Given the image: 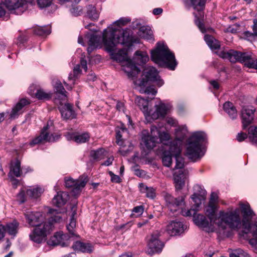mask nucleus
Instances as JSON below:
<instances>
[{
    "label": "nucleus",
    "instance_id": "nucleus-1",
    "mask_svg": "<svg viewBox=\"0 0 257 257\" xmlns=\"http://www.w3.org/2000/svg\"><path fill=\"white\" fill-rule=\"evenodd\" d=\"M102 39L105 50L109 53L111 59L125 63L123 70L129 77H134L140 72L139 68L133 64L132 60L128 58L126 49H120L115 53L117 45L124 44L130 40L126 30L109 27L104 30Z\"/></svg>",
    "mask_w": 257,
    "mask_h": 257
},
{
    "label": "nucleus",
    "instance_id": "nucleus-2",
    "mask_svg": "<svg viewBox=\"0 0 257 257\" xmlns=\"http://www.w3.org/2000/svg\"><path fill=\"white\" fill-rule=\"evenodd\" d=\"M26 218L31 226H35L29 235L30 239L38 244L45 241L47 236L52 230V224L45 221V214L39 211L28 212Z\"/></svg>",
    "mask_w": 257,
    "mask_h": 257
},
{
    "label": "nucleus",
    "instance_id": "nucleus-3",
    "mask_svg": "<svg viewBox=\"0 0 257 257\" xmlns=\"http://www.w3.org/2000/svg\"><path fill=\"white\" fill-rule=\"evenodd\" d=\"M191 198L194 202L193 206L188 210L181 208L180 211V213L185 217H190L193 215V220L196 225L207 232L214 231L215 229L214 224L215 223H213L212 219L207 218L202 214H196L201 204L202 196L197 193H194L192 195Z\"/></svg>",
    "mask_w": 257,
    "mask_h": 257
},
{
    "label": "nucleus",
    "instance_id": "nucleus-4",
    "mask_svg": "<svg viewBox=\"0 0 257 257\" xmlns=\"http://www.w3.org/2000/svg\"><path fill=\"white\" fill-rule=\"evenodd\" d=\"M214 223L219 230L223 232L224 235H227L226 230L227 226L233 229L239 228L241 226L239 209L236 208L233 210L219 211L218 216L215 218Z\"/></svg>",
    "mask_w": 257,
    "mask_h": 257
},
{
    "label": "nucleus",
    "instance_id": "nucleus-5",
    "mask_svg": "<svg viewBox=\"0 0 257 257\" xmlns=\"http://www.w3.org/2000/svg\"><path fill=\"white\" fill-rule=\"evenodd\" d=\"M135 103L143 111L148 122H151L160 117H164L171 108L170 104L160 102L159 104L155 105L154 109L149 110L148 101L140 96L136 98Z\"/></svg>",
    "mask_w": 257,
    "mask_h": 257
},
{
    "label": "nucleus",
    "instance_id": "nucleus-6",
    "mask_svg": "<svg viewBox=\"0 0 257 257\" xmlns=\"http://www.w3.org/2000/svg\"><path fill=\"white\" fill-rule=\"evenodd\" d=\"M151 59L161 66H166L171 70H174L177 63L173 53L163 42H158L156 49L151 52Z\"/></svg>",
    "mask_w": 257,
    "mask_h": 257
},
{
    "label": "nucleus",
    "instance_id": "nucleus-7",
    "mask_svg": "<svg viewBox=\"0 0 257 257\" xmlns=\"http://www.w3.org/2000/svg\"><path fill=\"white\" fill-rule=\"evenodd\" d=\"M206 138V134L202 132L193 133L188 140L186 156L190 160L196 161L204 155L201 146Z\"/></svg>",
    "mask_w": 257,
    "mask_h": 257
},
{
    "label": "nucleus",
    "instance_id": "nucleus-8",
    "mask_svg": "<svg viewBox=\"0 0 257 257\" xmlns=\"http://www.w3.org/2000/svg\"><path fill=\"white\" fill-rule=\"evenodd\" d=\"M218 55L220 58L228 60L231 63L239 62L244 63L245 66L246 63L251 58V53L242 52L233 49L221 51Z\"/></svg>",
    "mask_w": 257,
    "mask_h": 257
},
{
    "label": "nucleus",
    "instance_id": "nucleus-9",
    "mask_svg": "<svg viewBox=\"0 0 257 257\" xmlns=\"http://www.w3.org/2000/svg\"><path fill=\"white\" fill-rule=\"evenodd\" d=\"M151 134L159 138V143L160 142L162 144L161 149H169L172 151V149L171 147L172 148L173 145H180V140L175 139L172 141H171L170 136L168 133L166 132H161L155 126H151Z\"/></svg>",
    "mask_w": 257,
    "mask_h": 257
},
{
    "label": "nucleus",
    "instance_id": "nucleus-10",
    "mask_svg": "<svg viewBox=\"0 0 257 257\" xmlns=\"http://www.w3.org/2000/svg\"><path fill=\"white\" fill-rule=\"evenodd\" d=\"M207 0H190V3L193 9L199 12V16H197L194 14L195 20V24L197 26L199 29L202 33H205L206 30L204 28V25L201 19H203L204 17L203 10L205 8V4Z\"/></svg>",
    "mask_w": 257,
    "mask_h": 257
},
{
    "label": "nucleus",
    "instance_id": "nucleus-11",
    "mask_svg": "<svg viewBox=\"0 0 257 257\" xmlns=\"http://www.w3.org/2000/svg\"><path fill=\"white\" fill-rule=\"evenodd\" d=\"M88 181L87 177L82 175L80 177L78 180H75L71 178H65V186L67 188H72V195H76L79 194L81 190L86 185Z\"/></svg>",
    "mask_w": 257,
    "mask_h": 257
},
{
    "label": "nucleus",
    "instance_id": "nucleus-12",
    "mask_svg": "<svg viewBox=\"0 0 257 257\" xmlns=\"http://www.w3.org/2000/svg\"><path fill=\"white\" fill-rule=\"evenodd\" d=\"M164 199L167 204L168 208L172 212H176L185 204L184 197L183 196L176 198L171 194L166 193L164 195Z\"/></svg>",
    "mask_w": 257,
    "mask_h": 257
},
{
    "label": "nucleus",
    "instance_id": "nucleus-13",
    "mask_svg": "<svg viewBox=\"0 0 257 257\" xmlns=\"http://www.w3.org/2000/svg\"><path fill=\"white\" fill-rule=\"evenodd\" d=\"M48 129V125H46L44 126L42 130V132L40 135L33 139L32 142L30 143V145L31 146H33L35 145L43 143L45 142H54L59 138V137L57 135H54L52 134L51 135H49V133L47 132Z\"/></svg>",
    "mask_w": 257,
    "mask_h": 257
},
{
    "label": "nucleus",
    "instance_id": "nucleus-14",
    "mask_svg": "<svg viewBox=\"0 0 257 257\" xmlns=\"http://www.w3.org/2000/svg\"><path fill=\"white\" fill-rule=\"evenodd\" d=\"M255 109L252 106H244L241 110L242 127L245 129L252 121Z\"/></svg>",
    "mask_w": 257,
    "mask_h": 257
},
{
    "label": "nucleus",
    "instance_id": "nucleus-15",
    "mask_svg": "<svg viewBox=\"0 0 257 257\" xmlns=\"http://www.w3.org/2000/svg\"><path fill=\"white\" fill-rule=\"evenodd\" d=\"M48 244L50 245H60L62 247L69 245L68 235L62 232H58L48 240Z\"/></svg>",
    "mask_w": 257,
    "mask_h": 257
},
{
    "label": "nucleus",
    "instance_id": "nucleus-16",
    "mask_svg": "<svg viewBox=\"0 0 257 257\" xmlns=\"http://www.w3.org/2000/svg\"><path fill=\"white\" fill-rule=\"evenodd\" d=\"M164 246V243L159 239L158 233L152 234L148 242V246L150 249L149 253L160 252Z\"/></svg>",
    "mask_w": 257,
    "mask_h": 257
},
{
    "label": "nucleus",
    "instance_id": "nucleus-17",
    "mask_svg": "<svg viewBox=\"0 0 257 257\" xmlns=\"http://www.w3.org/2000/svg\"><path fill=\"white\" fill-rule=\"evenodd\" d=\"M64 136L68 141H73L78 144L84 143L88 141L90 136L87 133L79 134L76 132H67Z\"/></svg>",
    "mask_w": 257,
    "mask_h": 257
},
{
    "label": "nucleus",
    "instance_id": "nucleus-18",
    "mask_svg": "<svg viewBox=\"0 0 257 257\" xmlns=\"http://www.w3.org/2000/svg\"><path fill=\"white\" fill-rule=\"evenodd\" d=\"M142 141L148 150L152 149L159 143V138L144 130L142 132Z\"/></svg>",
    "mask_w": 257,
    "mask_h": 257
},
{
    "label": "nucleus",
    "instance_id": "nucleus-19",
    "mask_svg": "<svg viewBox=\"0 0 257 257\" xmlns=\"http://www.w3.org/2000/svg\"><path fill=\"white\" fill-rule=\"evenodd\" d=\"M146 74L145 78L147 82L149 80L152 81H158V84L159 86H161L164 82L162 80L160 79L157 70L153 67H148L145 70Z\"/></svg>",
    "mask_w": 257,
    "mask_h": 257
},
{
    "label": "nucleus",
    "instance_id": "nucleus-20",
    "mask_svg": "<svg viewBox=\"0 0 257 257\" xmlns=\"http://www.w3.org/2000/svg\"><path fill=\"white\" fill-rule=\"evenodd\" d=\"M183 225L181 222L172 221L167 226L166 230L168 234L174 236L183 231Z\"/></svg>",
    "mask_w": 257,
    "mask_h": 257
},
{
    "label": "nucleus",
    "instance_id": "nucleus-21",
    "mask_svg": "<svg viewBox=\"0 0 257 257\" xmlns=\"http://www.w3.org/2000/svg\"><path fill=\"white\" fill-rule=\"evenodd\" d=\"M30 103L29 100L26 98H22L13 108L10 114L11 118H15L22 112V109L24 107Z\"/></svg>",
    "mask_w": 257,
    "mask_h": 257
},
{
    "label": "nucleus",
    "instance_id": "nucleus-22",
    "mask_svg": "<svg viewBox=\"0 0 257 257\" xmlns=\"http://www.w3.org/2000/svg\"><path fill=\"white\" fill-rule=\"evenodd\" d=\"M23 0H5L4 5L9 10L12 11L21 9V12H24L26 7Z\"/></svg>",
    "mask_w": 257,
    "mask_h": 257
},
{
    "label": "nucleus",
    "instance_id": "nucleus-23",
    "mask_svg": "<svg viewBox=\"0 0 257 257\" xmlns=\"http://www.w3.org/2000/svg\"><path fill=\"white\" fill-rule=\"evenodd\" d=\"M136 83L139 85V91L141 93L151 94L153 95H155L157 93V91L155 88L147 86L148 82L145 78L137 80Z\"/></svg>",
    "mask_w": 257,
    "mask_h": 257
},
{
    "label": "nucleus",
    "instance_id": "nucleus-24",
    "mask_svg": "<svg viewBox=\"0 0 257 257\" xmlns=\"http://www.w3.org/2000/svg\"><path fill=\"white\" fill-rule=\"evenodd\" d=\"M172 152L174 155L176 159V165L175 168L176 169H182L184 167V160L180 156L181 149L180 146L174 145L172 147Z\"/></svg>",
    "mask_w": 257,
    "mask_h": 257
},
{
    "label": "nucleus",
    "instance_id": "nucleus-25",
    "mask_svg": "<svg viewBox=\"0 0 257 257\" xmlns=\"http://www.w3.org/2000/svg\"><path fill=\"white\" fill-rule=\"evenodd\" d=\"M35 87L34 85H32L29 88V93L32 96L35 95L36 98L39 100H48L51 97L50 93L46 92L42 89H37L36 92H34L33 90Z\"/></svg>",
    "mask_w": 257,
    "mask_h": 257
},
{
    "label": "nucleus",
    "instance_id": "nucleus-26",
    "mask_svg": "<svg viewBox=\"0 0 257 257\" xmlns=\"http://www.w3.org/2000/svg\"><path fill=\"white\" fill-rule=\"evenodd\" d=\"M62 117L65 119H71L75 117V113L73 109L72 105L69 103L65 104L60 108Z\"/></svg>",
    "mask_w": 257,
    "mask_h": 257
},
{
    "label": "nucleus",
    "instance_id": "nucleus-27",
    "mask_svg": "<svg viewBox=\"0 0 257 257\" xmlns=\"http://www.w3.org/2000/svg\"><path fill=\"white\" fill-rule=\"evenodd\" d=\"M69 199V195L65 192H59L54 196L52 203L55 206L60 207L65 204Z\"/></svg>",
    "mask_w": 257,
    "mask_h": 257
},
{
    "label": "nucleus",
    "instance_id": "nucleus-28",
    "mask_svg": "<svg viewBox=\"0 0 257 257\" xmlns=\"http://www.w3.org/2000/svg\"><path fill=\"white\" fill-rule=\"evenodd\" d=\"M149 59V56L146 52L137 51L135 52L132 61L133 64L137 67V65H142L146 63Z\"/></svg>",
    "mask_w": 257,
    "mask_h": 257
},
{
    "label": "nucleus",
    "instance_id": "nucleus-29",
    "mask_svg": "<svg viewBox=\"0 0 257 257\" xmlns=\"http://www.w3.org/2000/svg\"><path fill=\"white\" fill-rule=\"evenodd\" d=\"M239 206L240 211L243 216V219H250L254 215L253 211L251 209L248 203H243L240 202L239 203Z\"/></svg>",
    "mask_w": 257,
    "mask_h": 257
},
{
    "label": "nucleus",
    "instance_id": "nucleus-30",
    "mask_svg": "<svg viewBox=\"0 0 257 257\" xmlns=\"http://www.w3.org/2000/svg\"><path fill=\"white\" fill-rule=\"evenodd\" d=\"M174 181L176 189H181L185 184L184 175L182 170H179L174 173Z\"/></svg>",
    "mask_w": 257,
    "mask_h": 257
},
{
    "label": "nucleus",
    "instance_id": "nucleus-31",
    "mask_svg": "<svg viewBox=\"0 0 257 257\" xmlns=\"http://www.w3.org/2000/svg\"><path fill=\"white\" fill-rule=\"evenodd\" d=\"M162 151V162L164 166L170 167L172 164V157L174 156L172 151L169 149H161Z\"/></svg>",
    "mask_w": 257,
    "mask_h": 257
},
{
    "label": "nucleus",
    "instance_id": "nucleus-32",
    "mask_svg": "<svg viewBox=\"0 0 257 257\" xmlns=\"http://www.w3.org/2000/svg\"><path fill=\"white\" fill-rule=\"evenodd\" d=\"M139 36L145 39L150 41H154L153 32L148 26H142L140 28Z\"/></svg>",
    "mask_w": 257,
    "mask_h": 257
},
{
    "label": "nucleus",
    "instance_id": "nucleus-33",
    "mask_svg": "<svg viewBox=\"0 0 257 257\" xmlns=\"http://www.w3.org/2000/svg\"><path fill=\"white\" fill-rule=\"evenodd\" d=\"M10 173L13 174L17 177H20L23 175L21 163L19 160H17L15 162L11 163Z\"/></svg>",
    "mask_w": 257,
    "mask_h": 257
},
{
    "label": "nucleus",
    "instance_id": "nucleus-34",
    "mask_svg": "<svg viewBox=\"0 0 257 257\" xmlns=\"http://www.w3.org/2000/svg\"><path fill=\"white\" fill-rule=\"evenodd\" d=\"M224 111L229 115L232 119H234L237 116V111L233 104L230 102H226L223 105Z\"/></svg>",
    "mask_w": 257,
    "mask_h": 257
},
{
    "label": "nucleus",
    "instance_id": "nucleus-35",
    "mask_svg": "<svg viewBox=\"0 0 257 257\" xmlns=\"http://www.w3.org/2000/svg\"><path fill=\"white\" fill-rule=\"evenodd\" d=\"M204 40L208 46L212 49H217L220 48V44L218 40L208 35L204 36Z\"/></svg>",
    "mask_w": 257,
    "mask_h": 257
},
{
    "label": "nucleus",
    "instance_id": "nucleus-36",
    "mask_svg": "<svg viewBox=\"0 0 257 257\" xmlns=\"http://www.w3.org/2000/svg\"><path fill=\"white\" fill-rule=\"evenodd\" d=\"M43 191L44 190L42 188L37 187L27 189L26 194L28 196L32 199H37L41 195Z\"/></svg>",
    "mask_w": 257,
    "mask_h": 257
},
{
    "label": "nucleus",
    "instance_id": "nucleus-37",
    "mask_svg": "<svg viewBox=\"0 0 257 257\" xmlns=\"http://www.w3.org/2000/svg\"><path fill=\"white\" fill-rule=\"evenodd\" d=\"M72 214L71 215L70 221L69 224L67 226V228L69 233L74 234V229L76 226V219L75 216L76 214V208L75 206L72 207Z\"/></svg>",
    "mask_w": 257,
    "mask_h": 257
},
{
    "label": "nucleus",
    "instance_id": "nucleus-38",
    "mask_svg": "<svg viewBox=\"0 0 257 257\" xmlns=\"http://www.w3.org/2000/svg\"><path fill=\"white\" fill-rule=\"evenodd\" d=\"M140 187L141 192L146 193L147 197L154 199L156 197V190L153 187H148L143 184H140Z\"/></svg>",
    "mask_w": 257,
    "mask_h": 257
},
{
    "label": "nucleus",
    "instance_id": "nucleus-39",
    "mask_svg": "<svg viewBox=\"0 0 257 257\" xmlns=\"http://www.w3.org/2000/svg\"><path fill=\"white\" fill-rule=\"evenodd\" d=\"M248 138L252 144L257 145V126L251 125L249 127Z\"/></svg>",
    "mask_w": 257,
    "mask_h": 257
},
{
    "label": "nucleus",
    "instance_id": "nucleus-40",
    "mask_svg": "<svg viewBox=\"0 0 257 257\" xmlns=\"http://www.w3.org/2000/svg\"><path fill=\"white\" fill-rule=\"evenodd\" d=\"M48 213L52 214L49 220L47 222H51L53 227V223L59 222L62 220V216L60 213L56 212L54 209H50Z\"/></svg>",
    "mask_w": 257,
    "mask_h": 257
},
{
    "label": "nucleus",
    "instance_id": "nucleus-41",
    "mask_svg": "<svg viewBox=\"0 0 257 257\" xmlns=\"http://www.w3.org/2000/svg\"><path fill=\"white\" fill-rule=\"evenodd\" d=\"M90 155L94 160L99 161L104 158L106 156V152L104 149L100 148L96 150L91 151Z\"/></svg>",
    "mask_w": 257,
    "mask_h": 257
},
{
    "label": "nucleus",
    "instance_id": "nucleus-42",
    "mask_svg": "<svg viewBox=\"0 0 257 257\" xmlns=\"http://www.w3.org/2000/svg\"><path fill=\"white\" fill-rule=\"evenodd\" d=\"M217 209V205L213 203H208L206 209V213L209 219H212L213 221L215 219L213 216Z\"/></svg>",
    "mask_w": 257,
    "mask_h": 257
},
{
    "label": "nucleus",
    "instance_id": "nucleus-43",
    "mask_svg": "<svg viewBox=\"0 0 257 257\" xmlns=\"http://www.w3.org/2000/svg\"><path fill=\"white\" fill-rule=\"evenodd\" d=\"M34 32L35 34L39 36L48 35L51 33V29L48 26L39 27L34 29Z\"/></svg>",
    "mask_w": 257,
    "mask_h": 257
},
{
    "label": "nucleus",
    "instance_id": "nucleus-44",
    "mask_svg": "<svg viewBox=\"0 0 257 257\" xmlns=\"http://www.w3.org/2000/svg\"><path fill=\"white\" fill-rule=\"evenodd\" d=\"M126 131L127 130L125 128H121L116 132V143L122 148H124L125 145H124V141L122 139L121 134Z\"/></svg>",
    "mask_w": 257,
    "mask_h": 257
},
{
    "label": "nucleus",
    "instance_id": "nucleus-45",
    "mask_svg": "<svg viewBox=\"0 0 257 257\" xmlns=\"http://www.w3.org/2000/svg\"><path fill=\"white\" fill-rule=\"evenodd\" d=\"M87 14L90 19L93 20H97L99 17V13L96 8L92 5H89L87 7Z\"/></svg>",
    "mask_w": 257,
    "mask_h": 257
},
{
    "label": "nucleus",
    "instance_id": "nucleus-46",
    "mask_svg": "<svg viewBox=\"0 0 257 257\" xmlns=\"http://www.w3.org/2000/svg\"><path fill=\"white\" fill-rule=\"evenodd\" d=\"M18 226V223L15 221L7 225L6 230L9 234L15 236L17 233Z\"/></svg>",
    "mask_w": 257,
    "mask_h": 257
},
{
    "label": "nucleus",
    "instance_id": "nucleus-47",
    "mask_svg": "<svg viewBox=\"0 0 257 257\" xmlns=\"http://www.w3.org/2000/svg\"><path fill=\"white\" fill-rule=\"evenodd\" d=\"M249 220L247 219H243L241 220L242 228L243 229V232L245 234H247L249 232L252 233V227L254 224L250 225L249 223Z\"/></svg>",
    "mask_w": 257,
    "mask_h": 257
},
{
    "label": "nucleus",
    "instance_id": "nucleus-48",
    "mask_svg": "<svg viewBox=\"0 0 257 257\" xmlns=\"http://www.w3.org/2000/svg\"><path fill=\"white\" fill-rule=\"evenodd\" d=\"M54 86L56 91L57 93L62 95L64 97H67V95L66 94L67 92L65 90L63 86L62 85L61 82L60 81H56L55 82V84H54Z\"/></svg>",
    "mask_w": 257,
    "mask_h": 257
},
{
    "label": "nucleus",
    "instance_id": "nucleus-49",
    "mask_svg": "<svg viewBox=\"0 0 257 257\" xmlns=\"http://www.w3.org/2000/svg\"><path fill=\"white\" fill-rule=\"evenodd\" d=\"M86 37L88 39V44L98 47L99 38L97 36L94 34H88L86 36Z\"/></svg>",
    "mask_w": 257,
    "mask_h": 257
},
{
    "label": "nucleus",
    "instance_id": "nucleus-50",
    "mask_svg": "<svg viewBox=\"0 0 257 257\" xmlns=\"http://www.w3.org/2000/svg\"><path fill=\"white\" fill-rule=\"evenodd\" d=\"M246 66L249 68L257 69V60H254L252 58V54L251 53V58L246 63Z\"/></svg>",
    "mask_w": 257,
    "mask_h": 257
},
{
    "label": "nucleus",
    "instance_id": "nucleus-51",
    "mask_svg": "<svg viewBox=\"0 0 257 257\" xmlns=\"http://www.w3.org/2000/svg\"><path fill=\"white\" fill-rule=\"evenodd\" d=\"M53 0H37L39 7L41 8L48 7L51 5Z\"/></svg>",
    "mask_w": 257,
    "mask_h": 257
},
{
    "label": "nucleus",
    "instance_id": "nucleus-52",
    "mask_svg": "<svg viewBox=\"0 0 257 257\" xmlns=\"http://www.w3.org/2000/svg\"><path fill=\"white\" fill-rule=\"evenodd\" d=\"M80 65H77L73 69V75L70 74L68 77L69 79L73 80L74 78H76L80 73Z\"/></svg>",
    "mask_w": 257,
    "mask_h": 257
},
{
    "label": "nucleus",
    "instance_id": "nucleus-53",
    "mask_svg": "<svg viewBox=\"0 0 257 257\" xmlns=\"http://www.w3.org/2000/svg\"><path fill=\"white\" fill-rule=\"evenodd\" d=\"M17 199L21 204L23 203L26 201V193L24 190H21L20 191L19 194L17 195Z\"/></svg>",
    "mask_w": 257,
    "mask_h": 257
},
{
    "label": "nucleus",
    "instance_id": "nucleus-54",
    "mask_svg": "<svg viewBox=\"0 0 257 257\" xmlns=\"http://www.w3.org/2000/svg\"><path fill=\"white\" fill-rule=\"evenodd\" d=\"M131 21V19L128 18H121L118 21H116L115 23L119 27L126 25Z\"/></svg>",
    "mask_w": 257,
    "mask_h": 257
},
{
    "label": "nucleus",
    "instance_id": "nucleus-55",
    "mask_svg": "<svg viewBox=\"0 0 257 257\" xmlns=\"http://www.w3.org/2000/svg\"><path fill=\"white\" fill-rule=\"evenodd\" d=\"M28 40V37L24 34H21L17 38V45L21 46L24 44Z\"/></svg>",
    "mask_w": 257,
    "mask_h": 257
},
{
    "label": "nucleus",
    "instance_id": "nucleus-56",
    "mask_svg": "<svg viewBox=\"0 0 257 257\" xmlns=\"http://www.w3.org/2000/svg\"><path fill=\"white\" fill-rule=\"evenodd\" d=\"M108 174L111 177V181L112 182L118 183L121 182V179L118 175H115L111 171H109Z\"/></svg>",
    "mask_w": 257,
    "mask_h": 257
},
{
    "label": "nucleus",
    "instance_id": "nucleus-57",
    "mask_svg": "<svg viewBox=\"0 0 257 257\" xmlns=\"http://www.w3.org/2000/svg\"><path fill=\"white\" fill-rule=\"evenodd\" d=\"M144 207L143 206H138L134 208L133 210V212L134 213H137V216H139L144 212Z\"/></svg>",
    "mask_w": 257,
    "mask_h": 257
},
{
    "label": "nucleus",
    "instance_id": "nucleus-58",
    "mask_svg": "<svg viewBox=\"0 0 257 257\" xmlns=\"http://www.w3.org/2000/svg\"><path fill=\"white\" fill-rule=\"evenodd\" d=\"M218 195L217 193L215 192H212L211 194L209 203L215 204L217 205V201H218Z\"/></svg>",
    "mask_w": 257,
    "mask_h": 257
},
{
    "label": "nucleus",
    "instance_id": "nucleus-59",
    "mask_svg": "<svg viewBox=\"0 0 257 257\" xmlns=\"http://www.w3.org/2000/svg\"><path fill=\"white\" fill-rule=\"evenodd\" d=\"M247 137L248 134L247 135L246 133L241 132L237 134L236 139L238 142H241L243 141Z\"/></svg>",
    "mask_w": 257,
    "mask_h": 257
},
{
    "label": "nucleus",
    "instance_id": "nucleus-60",
    "mask_svg": "<svg viewBox=\"0 0 257 257\" xmlns=\"http://www.w3.org/2000/svg\"><path fill=\"white\" fill-rule=\"evenodd\" d=\"M84 245L81 247V251L83 252H91L92 251L91 247L89 244L83 243Z\"/></svg>",
    "mask_w": 257,
    "mask_h": 257
},
{
    "label": "nucleus",
    "instance_id": "nucleus-61",
    "mask_svg": "<svg viewBox=\"0 0 257 257\" xmlns=\"http://www.w3.org/2000/svg\"><path fill=\"white\" fill-rule=\"evenodd\" d=\"M82 246L84 245L83 242L77 241H75L73 243V244L72 245V248L75 250H78V251H81V247H82Z\"/></svg>",
    "mask_w": 257,
    "mask_h": 257
},
{
    "label": "nucleus",
    "instance_id": "nucleus-62",
    "mask_svg": "<svg viewBox=\"0 0 257 257\" xmlns=\"http://www.w3.org/2000/svg\"><path fill=\"white\" fill-rule=\"evenodd\" d=\"M71 12L74 16H78L81 13V9H79L78 7H74L71 9Z\"/></svg>",
    "mask_w": 257,
    "mask_h": 257
},
{
    "label": "nucleus",
    "instance_id": "nucleus-63",
    "mask_svg": "<svg viewBox=\"0 0 257 257\" xmlns=\"http://www.w3.org/2000/svg\"><path fill=\"white\" fill-rule=\"evenodd\" d=\"M113 160H114L113 157L111 156V157L108 158L107 159L101 164V165L108 166L112 164Z\"/></svg>",
    "mask_w": 257,
    "mask_h": 257
},
{
    "label": "nucleus",
    "instance_id": "nucleus-64",
    "mask_svg": "<svg viewBox=\"0 0 257 257\" xmlns=\"http://www.w3.org/2000/svg\"><path fill=\"white\" fill-rule=\"evenodd\" d=\"M252 235L257 239V222L252 227Z\"/></svg>",
    "mask_w": 257,
    "mask_h": 257
}]
</instances>
